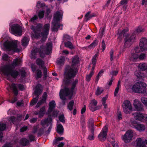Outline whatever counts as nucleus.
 Masks as SVG:
<instances>
[{
    "instance_id": "2",
    "label": "nucleus",
    "mask_w": 147,
    "mask_h": 147,
    "mask_svg": "<svg viewBox=\"0 0 147 147\" xmlns=\"http://www.w3.org/2000/svg\"><path fill=\"white\" fill-rule=\"evenodd\" d=\"M50 24L49 23L45 24L43 26L41 24H38L35 27L32 25L31 29L32 30L34 34L33 35L35 38H38L40 36L41 34L42 39L40 41L42 42H45L47 37L49 31Z\"/></svg>"
},
{
    "instance_id": "29",
    "label": "nucleus",
    "mask_w": 147,
    "mask_h": 147,
    "mask_svg": "<svg viewBox=\"0 0 147 147\" xmlns=\"http://www.w3.org/2000/svg\"><path fill=\"white\" fill-rule=\"evenodd\" d=\"M57 132L60 135L63 134L64 129L63 126L61 124L58 125L57 126Z\"/></svg>"
},
{
    "instance_id": "64",
    "label": "nucleus",
    "mask_w": 147,
    "mask_h": 147,
    "mask_svg": "<svg viewBox=\"0 0 147 147\" xmlns=\"http://www.w3.org/2000/svg\"><path fill=\"white\" fill-rule=\"evenodd\" d=\"M128 0H121L120 2L121 5H123L124 4H126Z\"/></svg>"
},
{
    "instance_id": "19",
    "label": "nucleus",
    "mask_w": 147,
    "mask_h": 147,
    "mask_svg": "<svg viewBox=\"0 0 147 147\" xmlns=\"http://www.w3.org/2000/svg\"><path fill=\"white\" fill-rule=\"evenodd\" d=\"M42 97V99L38 102L36 106V108H38L40 105L46 102V100L47 98V93L46 92L44 93Z\"/></svg>"
},
{
    "instance_id": "36",
    "label": "nucleus",
    "mask_w": 147,
    "mask_h": 147,
    "mask_svg": "<svg viewBox=\"0 0 147 147\" xmlns=\"http://www.w3.org/2000/svg\"><path fill=\"white\" fill-rule=\"evenodd\" d=\"M65 61V58L63 57H61L58 59L57 63L58 64H63Z\"/></svg>"
},
{
    "instance_id": "34",
    "label": "nucleus",
    "mask_w": 147,
    "mask_h": 147,
    "mask_svg": "<svg viewBox=\"0 0 147 147\" xmlns=\"http://www.w3.org/2000/svg\"><path fill=\"white\" fill-rule=\"evenodd\" d=\"M28 41L29 40L28 38L27 37H25L22 40V45L24 46H26L28 43Z\"/></svg>"
},
{
    "instance_id": "13",
    "label": "nucleus",
    "mask_w": 147,
    "mask_h": 147,
    "mask_svg": "<svg viewBox=\"0 0 147 147\" xmlns=\"http://www.w3.org/2000/svg\"><path fill=\"white\" fill-rule=\"evenodd\" d=\"M11 30L13 34H16L20 36L22 35V30L18 24H14L11 26Z\"/></svg>"
},
{
    "instance_id": "35",
    "label": "nucleus",
    "mask_w": 147,
    "mask_h": 147,
    "mask_svg": "<svg viewBox=\"0 0 147 147\" xmlns=\"http://www.w3.org/2000/svg\"><path fill=\"white\" fill-rule=\"evenodd\" d=\"M42 72L41 70L39 69H38L36 70V80H37L39 78H40L42 77Z\"/></svg>"
},
{
    "instance_id": "45",
    "label": "nucleus",
    "mask_w": 147,
    "mask_h": 147,
    "mask_svg": "<svg viewBox=\"0 0 147 147\" xmlns=\"http://www.w3.org/2000/svg\"><path fill=\"white\" fill-rule=\"evenodd\" d=\"M98 43V41L96 40H95L92 43L88 46V47L91 48L93 47H95L97 45Z\"/></svg>"
},
{
    "instance_id": "1",
    "label": "nucleus",
    "mask_w": 147,
    "mask_h": 147,
    "mask_svg": "<svg viewBox=\"0 0 147 147\" xmlns=\"http://www.w3.org/2000/svg\"><path fill=\"white\" fill-rule=\"evenodd\" d=\"M79 61L78 57L75 56L73 58L71 65L66 66L64 72V78L63 81V84L65 86H69L74 81L73 79L78 72V69L74 66L78 63Z\"/></svg>"
},
{
    "instance_id": "58",
    "label": "nucleus",
    "mask_w": 147,
    "mask_h": 147,
    "mask_svg": "<svg viewBox=\"0 0 147 147\" xmlns=\"http://www.w3.org/2000/svg\"><path fill=\"white\" fill-rule=\"evenodd\" d=\"M101 106H98L94 108L92 107V109H90V110H91L92 111H95L96 110L100 109L101 107Z\"/></svg>"
},
{
    "instance_id": "54",
    "label": "nucleus",
    "mask_w": 147,
    "mask_h": 147,
    "mask_svg": "<svg viewBox=\"0 0 147 147\" xmlns=\"http://www.w3.org/2000/svg\"><path fill=\"white\" fill-rule=\"evenodd\" d=\"M44 132V129L43 128H40L39 129V131L38 133V136H41L42 134H43Z\"/></svg>"
},
{
    "instance_id": "37",
    "label": "nucleus",
    "mask_w": 147,
    "mask_h": 147,
    "mask_svg": "<svg viewBox=\"0 0 147 147\" xmlns=\"http://www.w3.org/2000/svg\"><path fill=\"white\" fill-rule=\"evenodd\" d=\"M74 104V102L73 100L71 101L67 105L68 108L70 110H73V107Z\"/></svg>"
},
{
    "instance_id": "53",
    "label": "nucleus",
    "mask_w": 147,
    "mask_h": 147,
    "mask_svg": "<svg viewBox=\"0 0 147 147\" xmlns=\"http://www.w3.org/2000/svg\"><path fill=\"white\" fill-rule=\"evenodd\" d=\"M63 139V137H58L55 140L54 143L55 144H56L58 143V141L62 140Z\"/></svg>"
},
{
    "instance_id": "49",
    "label": "nucleus",
    "mask_w": 147,
    "mask_h": 147,
    "mask_svg": "<svg viewBox=\"0 0 147 147\" xmlns=\"http://www.w3.org/2000/svg\"><path fill=\"white\" fill-rule=\"evenodd\" d=\"M104 72V70L103 69L99 71V72L98 73V75L96 77V82H98L100 75L101 74L103 73Z\"/></svg>"
},
{
    "instance_id": "57",
    "label": "nucleus",
    "mask_w": 147,
    "mask_h": 147,
    "mask_svg": "<svg viewBox=\"0 0 147 147\" xmlns=\"http://www.w3.org/2000/svg\"><path fill=\"white\" fill-rule=\"evenodd\" d=\"M29 137L30 142L34 141L35 137L32 134L30 135L29 136Z\"/></svg>"
},
{
    "instance_id": "23",
    "label": "nucleus",
    "mask_w": 147,
    "mask_h": 147,
    "mask_svg": "<svg viewBox=\"0 0 147 147\" xmlns=\"http://www.w3.org/2000/svg\"><path fill=\"white\" fill-rule=\"evenodd\" d=\"M88 127L90 130H94V122L92 119L90 118L88 120Z\"/></svg>"
},
{
    "instance_id": "51",
    "label": "nucleus",
    "mask_w": 147,
    "mask_h": 147,
    "mask_svg": "<svg viewBox=\"0 0 147 147\" xmlns=\"http://www.w3.org/2000/svg\"><path fill=\"white\" fill-rule=\"evenodd\" d=\"M98 55V53L96 54L94 56L92 59V63H94V64L96 63V58Z\"/></svg>"
},
{
    "instance_id": "61",
    "label": "nucleus",
    "mask_w": 147,
    "mask_h": 147,
    "mask_svg": "<svg viewBox=\"0 0 147 147\" xmlns=\"http://www.w3.org/2000/svg\"><path fill=\"white\" fill-rule=\"evenodd\" d=\"M143 29H142V28L141 27H139L136 30V31H135L134 33L135 34V33L136 32H143Z\"/></svg>"
},
{
    "instance_id": "39",
    "label": "nucleus",
    "mask_w": 147,
    "mask_h": 147,
    "mask_svg": "<svg viewBox=\"0 0 147 147\" xmlns=\"http://www.w3.org/2000/svg\"><path fill=\"white\" fill-rule=\"evenodd\" d=\"M65 47H68L71 49H72L74 48L72 43L69 41L65 42Z\"/></svg>"
},
{
    "instance_id": "48",
    "label": "nucleus",
    "mask_w": 147,
    "mask_h": 147,
    "mask_svg": "<svg viewBox=\"0 0 147 147\" xmlns=\"http://www.w3.org/2000/svg\"><path fill=\"white\" fill-rule=\"evenodd\" d=\"M142 102L144 105L147 106V98L144 97H142L141 98Z\"/></svg>"
},
{
    "instance_id": "18",
    "label": "nucleus",
    "mask_w": 147,
    "mask_h": 147,
    "mask_svg": "<svg viewBox=\"0 0 147 147\" xmlns=\"http://www.w3.org/2000/svg\"><path fill=\"white\" fill-rule=\"evenodd\" d=\"M134 106L137 111H142L144 110L143 106L141 104L140 102L136 100L134 101Z\"/></svg>"
},
{
    "instance_id": "22",
    "label": "nucleus",
    "mask_w": 147,
    "mask_h": 147,
    "mask_svg": "<svg viewBox=\"0 0 147 147\" xmlns=\"http://www.w3.org/2000/svg\"><path fill=\"white\" fill-rule=\"evenodd\" d=\"M135 74L137 77V81H142L144 78V74L140 71H136L135 72Z\"/></svg>"
},
{
    "instance_id": "62",
    "label": "nucleus",
    "mask_w": 147,
    "mask_h": 147,
    "mask_svg": "<svg viewBox=\"0 0 147 147\" xmlns=\"http://www.w3.org/2000/svg\"><path fill=\"white\" fill-rule=\"evenodd\" d=\"M23 116L22 115H18L17 117L16 118L17 119V121H20L21 119H22Z\"/></svg>"
},
{
    "instance_id": "20",
    "label": "nucleus",
    "mask_w": 147,
    "mask_h": 147,
    "mask_svg": "<svg viewBox=\"0 0 147 147\" xmlns=\"http://www.w3.org/2000/svg\"><path fill=\"white\" fill-rule=\"evenodd\" d=\"M136 142V147H145V144H147V140H145L144 142L140 138L137 139Z\"/></svg>"
},
{
    "instance_id": "56",
    "label": "nucleus",
    "mask_w": 147,
    "mask_h": 147,
    "mask_svg": "<svg viewBox=\"0 0 147 147\" xmlns=\"http://www.w3.org/2000/svg\"><path fill=\"white\" fill-rule=\"evenodd\" d=\"M140 50L139 47H137L133 50V53H135L137 54L140 52Z\"/></svg>"
},
{
    "instance_id": "6",
    "label": "nucleus",
    "mask_w": 147,
    "mask_h": 147,
    "mask_svg": "<svg viewBox=\"0 0 147 147\" xmlns=\"http://www.w3.org/2000/svg\"><path fill=\"white\" fill-rule=\"evenodd\" d=\"M14 68L9 65H5L3 66L1 70L4 74L7 76H11L14 78H16L19 74V72L14 69Z\"/></svg>"
},
{
    "instance_id": "9",
    "label": "nucleus",
    "mask_w": 147,
    "mask_h": 147,
    "mask_svg": "<svg viewBox=\"0 0 147 147\" xmlns=\"http://www.w3.org/2000/svg\"><path fill=\"white\" fill-rule=\"evenodd\" d=\"M42 86L40 84H37L36 86L34 94L36 97L33 98L30 103V105L33 106L37 102L39 98V95L41 94L42 90L41 89Z\"/></svg>"
},
{
    "instance_id": "43",
    "label": "nucleus",
    "mask_w": 147,
    "mask_h": 147,
    "mask_svg": "<svg viewBox=\"0 0 147 147\" xmlns=\"http://www.w3.org/2000/svg\"><path fill=\"white\" fill-rule=\"evenodd\" d=\"M42 69H43L44 74V76L43 79L44 80H45L47 79V68L46 67H44Z\"/></svg>"
},
{
    "instance_id": "63",
    "label": "nucleus",
    "mask_w": 147,
    "mask_h": 147,
    "mask_svg": "<svg viewBox=\"0 0 147 147\" xmlns=\"http://www.w3.org/2000/svg\"><path fill=\"white\" fill-rule=\"evenodd\" d=\"M28 129L27 126H24L20 128V131L23 132L25 131Z\"/></svg>"
},
{
    "instance_id": "38",
    "label": "nucleus",
    "mask_w": 147,
    "mask_h": 147,
    "mask_svg": "<svg viewBox=\"0 0 147 147\" xmlns=\"http://www.w3.org/2000/svg\"><path fill=\"white\" fill-rule=\"evenodd\" d=\"M103 91V89H101L100 88L98 87L96 91L95 94L97 96H98Z\"/></svg>"
},
{
    "instance_id": "27",
    "label": "nucleus",
    "mask_w": 147,
    "mask_h": 147,
    "mask_svg": "<svg viewBox=\"0 0 147 147\" xmlns=\"http://www.w3.org/2000/svg\"><path fill=\"white\" fill-rule=\"evenodd\" d=\"M20 61L21 60L20 59L16 58L13 60V63L11 64H8V65H10L11 67L15 68V66L19 65L20 62Z\"/></svg>"
},
{
    "instance_id": "12",
    "label": "nucleus",
    "mask_w": 147,
    "mask_h": 147,
    "mask_svg": "<svg viewBox=\"0 0 147 147\" xmlns=\"http://www.w3.org/2000/svg\"><path fill=\"white\" fill-rule=\"evenodd\" d=\"M122 106L123 111L126 114L130 113L129 110L132 111L131 104L130 102L128 100H125L124 101Z\"/></svg>"
},
{
    "instance_id": "26",
    "label": "nucleus",
    "mask_w": 147,
    "mask_h": 147,
    "mask_svg": "<svg viewBox=\"0 0 147 147\" xmlns=\"http://www.w3.org/2000/svg\"><path fill=\"white\" fill-rule=\"evenodd\" d=\"M55 101L52 100L49 103V107L48 109V112L50 113L53 111V109L55 107Z\"/></svg>"
},
{
    "instance_id": "30",
    "label": "nucleus",
    "mask_w": 147,
    "mask_h": 147,
    "mask_svg": "<svg viewBox=\"0 0 147 147\" xmlns=\"http://www.w3.org/2000/svg\"><path fill=\"white\" fill-rule=\"evenodd\" d=\"M139 57V55L137 54L134 53H132L131 56L130 57V61L133 62H135L137 59Z\"/></svg>"
},
{
    "instance_id": "15",
    "label": "nucleus",
    "mask_w": 147,
    "mask_h": 147,
    "mask_svg": "<svg viewBox=\"0 0 147 147\" xmlns=\"http://www.w3.org/2000/svg\"><path fill=\"white\" fill-rule=\"evenodd\" d=\"M108 125H105L102 129V132H101L98 135V138L100 141H103L106 138L108 131Z\"/></svg>"
},
{
    "instance_id": "28",
    "label": "nucleus",
    "mask_w": 147,
    "mask_h": 147,
    "mask_svg": "<svg viewBox=\"0 0 147 147\" xmlns=\"http://www.w3.org/2000/svg\"><path fill=\"white\" fill-rule=\"evenodd\" d=\"M138 67L140 71H144L147 69V65L144 63H140L139 64Z\"/></svg>"
},
{
    "instance_id": "10",
    "label": "nucleus",
    "mask_w": 147,
    "mask_h": 147,
    "mask_svg": "<svg viewBox=\"0 0 147 147\" xmlns=\"http://www.w3.org/2000/svg\"><path fill=\"white\" fill-rule=\"evenodd\" d=\"M130 122L131 126L140 131H144L145 129L144 125L138 123L134 119H131Z\"/></svg>"
},
{
    "instance_id": "17",
    "label": "nucleus",
    "mask_w": 147,
    "mask_h": 147,
    "mask_svg": "<svg viewBox=\"0 0 147 147\" xmlns=\"http://www.w3.org/2000/svg\"><path fill=\"white\" fill-rule=\"evenodd\" d=\"M58 22L52 21L51 29L54 32H57L59 28L62 30L63 25L60 24Z\"/></svg>"
},
{
    "instance_id": "32",
    "label": "nucleus",
    "mask_w": 147,
    "mask_h": 147,
    "mask_svg": "<svg viewBox=\"0 0 147 147\" xmlns=\"http://www.w3.org/2000/svg\"><path fill=\"white\" fill-rule=\"evenodd\" d=\"M21 144L24 146L28 145L29 143V142L28 140L25 138H22L20 141Z\"/></svg>"
},
{
    "instance_id": "59",
    "label": "nucleus",
    "mask_w": 147,
    "mask_h": 147,
    "mask_svg": "<svg viewBox=\"0 0 147 147\" xmlns=\"http://www.w3.org/2000/svg\"><path fill=\"white\" fill-rule=\"evenodd\" d=\"M101 46L102 48V51L103 52L104 51L105 48V41L104 40H103L102 41Z\"/></svg>"
},
{
    "instance_id": "31",
    "label": "nucleus",
    "mask_w": 147,
    "mask_h": 147,
    "mask_svg": "<svg viewBox=\"0 0 147 147\" xmlns=\"http://www.w3.org/2000/svg\"><path fill=\"white\" fill-rule=\"evenodd\" d=\"M10 88L13 90L14 95L16 96L18 94V91L17 89L16 85L14 83H13L10 86Z\"/></svg>"
},
{
    "instance_id": "3",
    "label": "nucleus",
    "mask_w": 147,
    "mask_h": 147,
    "mask_svg": "<svg viewBox=\"0 0 147 147\" xmlns=\"http://www.w3.org/2000/svg\"><path fill=\"white\" fill-rule=\"evenodd\" d=\"M78 82L77 79L75 80L72 83L71 86L70 88L65 87L64 89H61L59 93L60 98L62 100V104L63 105H65L66 98L65 96L70 95L69 99H71L73 94L74 90Z\"/></svg>"
},
{
    "instance_id": "14",
    "label": "nucleus",
    "mask_w": 147,
    "mask_h": 147,
    "mask_svg": "<svg viewBox=\"0 0 147 147\" xmlns=\"http://www.w3.org/2000/svg\"><path fill=\"white\" fill-rule=\"evenodd\" d=\"M133 136V133L131 130H128L124 135L123 139L125 143H128L131 140Z\"/></svg>"
},
{
    "instance_id": "55",
    "label": "nucleus",
    "mask_w": 147,
    "mask_h": 147,
    "mask_svg": "<svg viewBox=\"0 0 147 147\" xmlns=\"http://www.w3.org/2000/svg\"><path fill=\"white\" fill-rule=\"evenodd\" d=\"M105 30V27L102 29L100 33L99 36L101 38H102L103 35L104 34Z\"/></svg>"
},
{
    "instance_id": "46",
    "label": "nucleus",
    "mask_w": 147,
    "mask_h": 147,
    "mask_svg": "<svg viewBox=\"0 0 147 147\" xmlns=\"http://www.w3.org/2000/svg\"><path fill=\"white\" fill-rule=\"evenodd\" d=\"M44 13V11L43 10L39 11L38 13V16L40 19H41L43 18Z\"/></svg>"
},
{
    "instance_id": "25",
    "label": "nucleus",
    "mask_w": 147,
    "mask_h": 147,
    "mask_svg": "<svg viewBox=\"0 0 147 147\" xmlns=\"http://www.w3.org/2000/svg\"><path fill=\"white\" fill-rule=\"evenodd\" d=\"M36 63L37 65L39 66V67L43 68L44 67V62L40 58L37 59L36 61Z\"/></svg>"
},
{
    "instance_id": "16",
    "label": "nucleus",
    "mask_w": 147,
    "mask_h": 147,
    "mask_svg": "<svg viewBox=\"0 0 147 147\" xmlns=\"http://www.w3.org/2000/svg\"><path fill=\"white\" fill-rule=\"evenodd\" d=\"M139 46L142 51L147 50V39L145 38H142L140 40Z\"/></svg>"
},
{
    "instance_id": "47",
    "label": "nucleus",
    "mask_w": 147,
    "mask_h": 147,
    "mask_svg": "<svg viewBox=\"0 0 147 147\" xmlns=\"http://www.w3.org/2000/svg\"><path fill=\"white\" fill-rule=\"evenodd\" d=\"M94 73L92 72V71H90V74L87 75L86 78V80L88 82H89L90 81V78L93 75Z\"/></svg>"
},
{
    "instance_id": "5",
    "label": "nucleus",
    "mask_w": 147,
    "mask_h": 147,
    "mask_svg": "<svg viewBox=\"0 0 147 147\" xmlns=\"http://www.w3.org/2000/svg\"><path fill=\"white\" fill-rule=\"evenodd\" d=\"M127 31V30L124 29L119 34V38L121 39L123 37H125L124 46L125 48H128L131 46L135 41L136 36L134 33L131 34H127L126 32Z\"/></svg>"
},
{
    "instance_id": "40",
    "label": "nucleus",
    "mask_w": 147,
    "mask_h": 147,
    "mask_svg": "<svg viewBox=\"0 0 147 147\" xmlns=\"http://www.w3.org/2000/svg\"><path fill=\"white\" fill-rule=\"evenodd\" d=\"M6 127V125L5 124L0 123V131L3 132Z\"/></svg>"
},
{
    "instance_id": "4",
    "label": "nucleus",
    "mask_w": 147,
    "mask_h": 147,
    "mask_svg": "<svg viewBox=\"0 0 147 147\" xmlns=\"http://www.w3.org/2000/svg\"><path fill=\"white\" fill-rule=\"evenodd\" d=\"M51 47V44L48 43L46 45V49L43 45L40 46V48H38L36 47H34L31 53V59H35L36 57V54L38 53H39L40 57L44 58L45 57V54L48 55L50 54Z\"/></svg>"
},
{
    "instance_id": "21",
    "label": "nucleus",
    "mask_w": 147,
    "mask_h": 147,
    "mask_svg": "<svg viewBox=\"0 0 147 147\" xmlns=\"http://www.w3.org/2000/svg\"><path fill=\"white\" fill-rule=\"evenodd\" d=\"M62 18V15L59 11H57L53 15V21L59 22Z\"/></svg>"
},
{
    "instance_id": "24",
    "label": "nucleus",
    "mask_w": 147,
    "mask_h": 147,
    "mask_svg": "<svg viewBox=\"0 0 147 147\" xmlns=\"http://www.w3.org/2000/svg\"><path fill=\"white\" fill-rule=\"evenodd\" d=\"M52 121V118L51 115L49 116L47 119L45 120H42L41 122V124L43 126L44 125L47 123H51Z\"/></svg>"
},
{
    "instance_id": "8",
    "label": "nucleus",
    "mask_w": 147,
    "mask_h": 147,
    "mask_svg": "<svg viewBox=\"0 0 147 147\" xmlns=\"http://www.w3.org/2000/svg\"><path fill=\"white\" fill-rule=\"evenodd\" d=\"M4 45L6 50L8 51H12L14 52L20 51V50L17 48L16 41L7 40L4 42Z\"/></svg>"
},
{
    "instance_id": "50",
    "label": "nucleus",
    "mask_w": 147,
    "mask_h": 147,
    "mask_svg": "<svg viewBox=\"0 0 147 147\" xmlns=\"http://www.w3.org/2000/svg\"><path fill=\"white\" fill-rule=\"evenodd\" d=\"M59 121L62 123H64L65 122V118L63 115H61L59 117Z\"/></svg>"
},
{
    "instance_id": "11",
    "label": "nucleus",
    "mask_w": 147,
    "mask_h": 147,
    "mask_svg": "<svg viewBox=\"0 0 147 147\" xmlns=\"http://www.w3.org/2000/svg\"><path fill=\"white\" fill-rule=\"evenodd\" d=\"M132 115L136 120L144 122L146 121L147 115L140 113L136 112L132 113Z\"/></svg>"
},
{
    "instance_id": "7",
    "label": "nucleus",
    "mask_w": 147,
    "mask_h": 147,
    "mask_svg": "<svg viewBox=\"0 0 147 147\" xmlns=\"http://www.w3.org/2000/svg\"><path fill=\"white\" fill-rule=\"evenodd\" d=\"M146 87L145 83L141 81L138 82L133 85L132 90L135 93L143 94L146 91Z\"/></svg>"
},
{
    "instance_id": "33",
    "label": "nucleus",
    "mask_w": 147,
    "mask_h": 147,
    "mask_svg": "<svg viewBox=\"0 0 147 147\" xmlns=\"http://www.w3.org/2000/svg\"><path fill=\"white\" fill-rule=\"evenodd\" d=\"M97 104V102L96 100L94 99H93L91 100V102L89 104V106L90 107V109H92V107L94 108V107H96Z\"/></svg>"
},
{
    "instance_id": "60",
    "label": "nucleus",
    "mask_w": 147,
    "mask_h": 147,
    "mask_svg": "<svg viewBox=\"0 0 147 147\" xmlns=\"http://www.w3.org/2000/svg\"><path fill=\"white\" fill-rule=\"evenodd\" d=\"M38 18V17L36 15H35L30 19V22H34L35 20H37Z\"/></svg>"
},
{
    "instance_id": "44",
    "label": "nucleus",
    "mask_w": 147,
    "mask_h": 147,
    "mask_svg": "<svg viewBox=\"0 0 147 147\" xmlns=\"http://www.w3.org/2000/svg\"><path fill=\"white\" fill-rule=\"evenodd\" d=\"M9 121L12 123H14L16 121H17V119L13 116L9 117L8 119Z\"/></svg>"
},
{
    "instance_id": "52",
    "label": "nucleus",
    "mask_w": 147,
    "mask_h": 147,
    "mask_svg": "<svg viewBox=\"0 0 147 147\" xmlns=\"http://www.w3.org/2000/svg\"><path fill=\"white\" fill-rule=\"evenodd\" d=\"M45 6V4L44 3H41L40 1H38L36 7L38 8L40 7H43Z\"/></svg>"
},
{
    "instance_id": "42",
    "label": "nucleus",
    "mask_w": 147,
    "mask_h": 147,
    "mask_svg": "<svg viewBox=\"0 0 147 147\" xmlns=\"http://www.w3.org/2000/svg\"><path fill=\"white\" fill-rule=\"evenodd\" d=\"M90 11H88V12L85 15V16L86 18H86V21H87L88 20H90V19L93 17H94V16H95V15L94 14H93V15H90L89 16V15L90 14Z\"/></svg>"
},
{
    "instance_id": "41",
    "label": "nucleus",
    "mask_w": 147,
    "mask_h": 147,
    "mask_svg": "<svg viewBox=\"0 0 147 147\" xmlns=\"http://www.w3.org/2000/svg\"><path fill=\"white\" fill-rule=\"evenodd\" d=\"M94 130H90L91 133V134L88 136V139L90 140H94Z\"/></svg>"
}]
</instances>
